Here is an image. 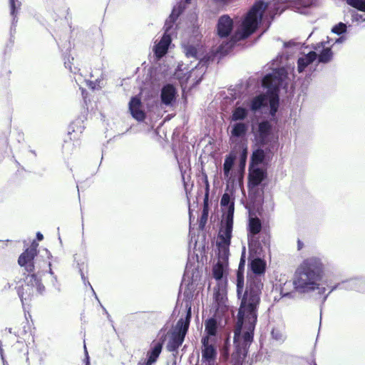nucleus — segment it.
Masks as SVG:
<instances>
[{"label":"nucleus","mask_w":365,"mask_h":365,"mask_svg":"<svg viewBox=\"0 0 365 365\" xmlns=\"http://www.w3.org/2000/svg\"><path fill=\"white\" fill-rule=\"evenodd\" d=\"M324 275V264L322 259L309 257L304 259L295 271L294 286L297 291L307 293L319 289V282Z\"/></svg>","instance_id":"nucleus-1"},{"label":"nucleus","mask_w":365,"mask_h":365,"mask_svg":"<svg viewBox=\"0 0 365 365\" xmlns=\"http://www.w3.org/2000/svg\"><path fill=\"white\" fill-rule=\"evenodd\" d=\"M259 303L241 300L237 314V321L234 331L235 342L241 336L242 328L246 323L247 331L242 335V346L247 349L253 341L254 330L257 320V308Z\"/></svg>","instance_id":"nucleus-2"},{"label":"nucleus","mask_w":365,"mask_h":365,"mask_svg":"<svg viewBox=\"0 0 365 365\" xmlns=\"http://www.w3.org/2000/svg\"><path fill=\"white\" fill-rule=\"evenodd\" d=\"M266 267V262L259 257H256L249 262L247 285L242 301L260 302V295L264 286L262 280L264 278Z\"/></svg>","instance_id":"nucleus-3"},{"label":"nucleus","mask_w":365,"mask_h":365,"mask_svg":"<svg viewBox=\"0 0 365 365\" xmlns=\"http://www.w3.org/2000/svg\"><path fill=\"white\" fill-rule=\"evenodd\" d=\"M45 290V287L41 279L35 273L27 274L24 278V284L17 287V294L22 303L31 301L34 297L41 294Z\"/></svg>","instance_id":"nucleus-4"},{"label":"nucleus","mask_w":365,"mask_h":365,"mask_svg":"<svg viewBox=\"0 0 365 365\" xmlns=\"http://www.w3.org/2000/svg\"><path fill=\"white\" fill-rule=\"evenodd\" d=\"M191 315V307L190 306L187 308L185 318H181L178 321L175 329L170 335L167 345L169 351H177L182 344L189 329Z\"/></svg>","instance_id":"nucleus-5"},{"label":"nucleus","mask_w":365,"mask_h":365,"mask_svg":"<svg viewBox=\"0 0 365 365\" xmlns=\"http://www.w3.org/2000/svg\"><path fill=\"white\" fill-rule=\"evenodd\" d=\"M264 10V3H255L247 14L242 24V38H247L252 34L258 26V19H261Z\"/></svg>","instance_id":"nucleus-6"},{"label":"nucleus","mask_w":365,"mask_h":365,"mask_svg":"<svg viewBox=\"0 0 365 365\" xmlns=\"http://www.w3.org/2000/svg\"><path fill=\"white\" fill-rule=\"evenodd\" d=\"M38 244L34 240L30 247L26 249L18 259V264L21 267H24L28 274L34 273L35 266L34 259L38 254Z\"/></svg>","instance_id":"nucleus-7"},{"label":"nucleus","mask_w":365,"mask_h":365,"mask_svg":"<svg viewBox=\"0 0 365 365\" xmlns=\"http://www.w3.org/2000/svg\"><path fill=\"white\" fill-rule=\"evenodd\" d=\"M233 217L234 203L232 202L225 214V225L220 230L218 235L220 241L217 243L227 244V245H230L233 227Z\"/></svg>","instance_id":"nucleus-8"},{"label":"nucleus","mask_w":365,"mask_h":365,"mask_svg":"<svg viewBox=\"0 0 365 365\" xmlns=\"http://www.w3.org/2000/svg\"><path fill=\"white\" fill-rule=\"evenodd\" d=\"M202 343V365H215L217 356V348L210 343L208 336H204Z\"/></svg>","instance_id":"nucleus-9"},{"label":"nucleus","mask_w":365,"mask_h":365,"mask_svg":"<svg viewBox=\"0 0 365 365\" xmlns=\"http://www.w3.org/2000/svg\"><path fill=\"white\" fill-rule=\"evenodd\" d=\"M163 342V340L153 341L147 352V359L143 362H139L138 365H153L155 363L162 351Z\"/></svg>","instance_id":"nucleus-10"},{"label":"nucleus","mask_w":365,"mask_h":365,"mask_svg":"<svg viewBox=\"0 0 365 365\" xmlns=\"http://www.w3.org/2000/svg\"><path fill=\"white\" fill-rule=\"evenodd\" d=\"M245 248H243L242 255L240 257V261L239 263L238 269L237 271V279H236V284H237V292L239 297H242L244 294V284H245Z\"/></svg>","instance_id":"nucleus-11"},{"label":"nucleus","mask_w":365,"mask_h":365,"mask_svg":"<svg viewBox=\"0 0 365 365\" xmlns=\"http://www.w3.org/2000/svg\"><path fill=\"white\" fill-rule=\"evenodd\" d=\"M201 193L202 192V190H204L205 195L203 198V209L202 212V215L199 220V227L202 230L204 229L208 218L209 214V193H210V184H205L204 187H200Z\"/></svg>","instance_id":"nucleus-12"},{"label":"nucleus","mask_w":365,"mask_h":365,"mask_svg":"<svg viewBox=\"0 0 365 365\" xmlns=\"http://www.w3.org/2000/svg\"><path fill=\"white\" fill-rule=\"evenodd\" d=\"M233 21L227 15L222 16L217 23V34L220 37H227L232 30Z\"/></svg>","instance_id":"nucleus-13"},{"label":"nucleus","mask_w":365,"mask_h":365,"mask_svg":"<svg viewBox=\"0 0 365 365\" xmlns=\"http://www.w3.org/2000/svg\"><path fill=\"white\" fill-rule=\"evenodd\" d=\"M272 125L267 120L259 123L257 140L259 145H264L268 142V138L271 134Z\"/></svg>","instance_id":"nucleus-14"},{"label":"nucleus","mask_w":365,"mask_h":365,"mask_svg":"<svg viewBox=\"0 0 365 365\" xmlns=\"http://www.w3.org/2000/svg\"><path fill=\"white\" fill-rule=\"evenodd\" d=\"M141 108L140 99L137 96L133 97L129 102V110L132 116L138 121H143L145 118V113Z\"/></svg>","instance_id":"nucleus-15"},{"label":"nucleus","mask_w":365,"mask_h":365,"mask_svg":"<svg viewBox=\"0 0 365 365\" xmlns=\"http://www.w3.org/2000/svg\"><path fill=\"white\" fill-rule=\"evenodd\" d=\"M176 89L172 84H166L161 90L160 98L163 104L169 106L175 99Z\"/></svg>","instance_id":"nucleus-16"},{"label":"nucleus","mask_w":365,"mask_h":365,"mask_svg":"<svg viewBox=\"0 0 365 365\" xmlns=\"http://www.w3.org/2000/svg\"><path fill=\"white\" fill-rule=\"evenodd\" d=\"M279 84V78L272 74H267L262 79V86L272 93H277L278 92Z\"/></svg>","instance_id":"nucleus-17"},{"label":"nucleus","mask_w":365,"mask_h":365,"mask_svg":"<svg viewBox=\"0 0 365 365\" xmlns=\"http://www.w3.org/2000/svg\"><path fill=\"white\" fill-rule=\"evenodd\" d=\"M264 184H248V194L250 199L254 202H260L263 199Z\"/></svg>","instance_id":"nucleus-18"},{"label":"nucleus","mask_w":365,"mask_h":365,"mask_svg":"<svg viewBox=\"0 0 365 365\" xmlns=\"http://www.w3.org/2000/svg\"><path fill=\"white\" fill-rule=\"evenodd\" d=\"M83 127L77 125L75 123H72L68 128V141L78 143L81 141L83 130Z\"/></svg>","instance_id":"nucleus-19"},{"label":"nucleus","mask_w":365,"mask_h":365,"mask_svg":"<svg viewBox=\"0 0 365 365\" xmlns=\"http://www.w3.org/2000/svg\"><path fill=\"white\" fill-rule=\"evenodd\" d=\"M317 57L315 51H310L307 55L301 57L297 61L298 71L299 73L304 71V69L312 63H313Z\"/></svg>","instance_id":"nucleus-20"},{"label":"nucleus","mask_w":365,"mask_h":365,"mask_svg":"<svg viewBox=\"0 0 365 365\" xmlns=\"http://www.w3.org/2000/svg\"><path fill=\"white\" fill-rule=\"evenodd\" d=\"M170 43V38L169 36H163L160 42L155 46V54L160 58L163 56L168 51Z\"/></svg>","instance_id":"nucleus-21"},{"label":"nucleus","mask_w":365,"mask_h":365,"mask_svg":"<svg viewBox=\"0 0 365 365\" xmlns=\"http://www.w3.org/2000/svg\"><path fill=\"white\" fill-rule=\"evenodd\" d=\"M247 124L242 122L236 123L232 125L231 130V135L235 138H242L245 136L247 132Z\"/></svg>","instance_id":"nucleus-22"},{"label":"nucleus","mask_w":365,"mask_h":365,"mask_svg":"<svg viewBox=\"0 0 365 365\" xmlns=\"http://www.w3.org/2000/svg\"><path fill=\"white\" fill-rule=\"evenodd\" d=\"M262 230V222L257 217H250L248 223L249 235L255 236L259 234Z\"/></svg>","instance_id":"nucleus-23"},{"label":"nucleus","mask_w":365,"mask_h":365,"mask_svg":"<svg viewBox=\"0 0 365 365\" xmlns=\"http://www.w3.org/2000/svg\"><path fill=\"white\" fill-rule=\"evenodd\" d=\"M205 331L206 336L210 338V336H215L217 331V323L215 319L210 318L205 322Z\"/></svg>","instance_id":"nucleus-24"},{"label":"nucleus","mask_w":365,"mask_h":365,"mask_svg":"<svg viewBox=\"0 0 365 365\" xmlns=\"http://www.w3.org/2000/svg\"><path fill=\"white\" fill-rule=\"evenodd\" d=\"M248 115V111L246 108L242 107H236L233 110L231 115L232 121H238L245 120Z\"/></svg>","instance_id":"nucleus-25"},{"label":"nucleus","mask_w":365,"mask_h":365,"mask_svg":"<svg viewBox=\"0 0 365 365\" xmlns=\"http://www.w3.org/2000/svg\"><path fill=\"white\" fill-rule=\"evenodd\" d=\"M266 103V97L263 94L258 95L255 96L251 101L250 103V109L252 111H257L260 109Z\"/></svg>","instance_id":"nucleus-26"},{"label":"nucleus","mask_w":365,"mask_h":365,"mask_svg":"<svg viewBox=\"0 0 365 365\" xmlns=\"http://www.w3.org/2000/svg\"><path fill=\"white\" fill-rule=\"evenodd\" d=\"M265 173L262 169L255 168L250 173L249 182H261L264 177Z\"/></svg>","instance_id":"nucleus-27"},{"label":"nucleus","mask_w":365,"mask_h":365,"mask_svg":"<svg viewBox=\"0 0 365 365\" xmlns=\"http://www.w3.org/2000/svg\"><path fill=\"white\" fill-rule=\"evenodd\" d=\"M229 246L227 244L217 243L218 258L221 259V262L227 261L229 257Z\"/></svg>","instance_id":"nucleus-28"},{"label":"nucleus","mask_w":365,"mask_h":365,"mask_svg":"<svg viewBox=\"0 0 365 365\" xmlns=\"http://www.w3.org/2000/svg\"><path fill=\"white\" fill-rule=\"evenodd\" d=\"M333 57V52L330 48H324L318 56L319 62L327 63L329 62Z\"/></svg>","instance_id":"nucleus-29"},{"label":"nucleus","mask_w":365,"mask_h":365,"mask_svg":"<svg viewBox=\"0 0 365 365\" xmlns=\"http://www.w3.org/2000/svg\"><path fill=\"white\" fill-rule=\"evenodd\" d=\"M265 155L262 149H257L255 150L251 156L252 165H259L262 163L264 159Z\"/></svg>","instance_id":"nucleus-30"},{"label":"nucleus","mask_w":365,"mask_h":365,"mask_svg":"<svg viewBox=\"0 0 365 365\" xmlns=\"http://www.w3.org/2000/svg\"><path fill=\"white\" fill-rule=\"evenodd\" d=\"M214 298L218 305L225 303L226 298V290L224 287H218L217 289H215Z\"/></svg>","instance_id":"nucleus-31"},{"label":"nucleus","mask_w":365,"mask_h":365,"mask_svg":"<svg viewBox=\"0 0 365 365\" xmlns=\"http://www.w3.org/2000/svg\"><path fill=\"white\" fill-rule=\"evenodd\" d=\"M235 160V156L232 155H229L225 158L224 165H223V171H224V175L225 177L229 176L230 172L234 165Z\"/></svg>","instance_id":"nucleus-32"},{"label":"nucleus","mask_w":365,"mask_h":365,"mask_svg":"<svg viewBox=\"0 0 365 365\" xmlns=\"http://www.w3.org/2000/svg\"><path fill=\"white\" fill-rule=\"evenodd\" d=\"M224 272V267L222 262L218 261L217 264L213 266L212 268V275L214 278L217 280H220L222 278Z\"/></svg>","instance_id":"nucleus-33"},{"label":"nucleus","mask_w":365,"mask_h":365,"mask_svg":"<svg viewBox=\"0 0 365 365\" xmlns=\"http://www.w3.org/2000/svg\"><path fill=\"white\" fill-rule=\"evenodd\" d=\"M10 14L15 19L21 9V3L19 0H9Z\"/></svg>","instance_id":"nucleus-34"},{"label":"nucleus","mask_w":365,"mask_h":365,"mask_svg":"<svg viewBox=\"0 0 365 365\" xmlns=\"http://www.w3.org/2000/svg\"><path fill=\"white\" fill-rule=\"evenodd\" d=\"M348 5L365 12V0H346Z\"/></svg>","instance_id":"nucleus-35"},{"label":"nucleus","mask_w":365,"mask_h":365,"mask_svg":"<svg viewBox=\"0 0 365 365\" xmlns=\"http://www.w3.org/2000/svg\"><path fill=\"white\" fill-rule=\"evenodd\" d=\"M180 15V11L175 14V10L173 9L171 14L170 15L168 19L166 21L165 26L166 27V31H168L173 26V24L175 23V21L177 20Z\"/></svg>","instance_id":"nucleus-36"},{"label":"nucleus","mask_w":365,"mask_h":365,"mask_svg":"<svg viewBox=\"0 0 365 365\" xmlns=\"http://www.w3.org/2000/svg\"><path fill=\"white\" fill-rule=\"evenodd\" d=\"M180 15V11L175 14V10L173 9L171 14L170 15L168 19L166 21L165 26L166 27V31H168L173 26V24L175 23V21L177 20Z\"/></svg>","instance_id":"nucleus-37"},{"label":"nucleus","mask_w":365,"mask_h":365,"mask_svg":"<svg viewBox=\"0 0 365 365\" xmlns=\"http://www.w3.org/2000/svg\"><path fill=\"white\" fill-rule=\"evenodd\" d=\"M346 31V26L344 23H339L338 24L335 25L332 29L331 31L334 34H336L338 35H340Z\"/></svg>","instance_id":"nucleus-38"},{"label":"nucleus","mask_w":365,"mask_h":365,"mask_svg":"<svg viewBox=\"0 0 365 365\" xmlns=\"http://www.w3.org/2000/svg\"><path fill=\"white\" fill-rule=\"evenodd\" d=\"M234 202V201H231L230 200V196L228 193L225 192L223 194V195L222 196V198H221V201H220V205L222 207H225V206H228L230 207V204ZM229 207H227L228 209Z\"/></svg>","instance_id":"nucleus-39"},{"label":"nucleus","mask_w":365,"mask_h":365,"mask_svg":"<svg viewBox=\"0 0 365 365\" xmlns=\"http://www.w3.org/2000/svg\"><path fill=\"white\" fill-rule=\"evenodd\" d=\"M197 53V48L193 46H189L186 48V55L187 56H196Z\"/></svg>","instance_id":"nucleus-40"},{"label":"nucleus","mask_w":365,"mask_h":365,"mask_svg":"<svg viewBox=\"0 0 365 365\" xmlns=\"http://www.w3.org/2000/svg\"><path fill=\"white\" fill-rule=\"evenodd\" d=\"M64 64H65V66L66 68H68L71 72L74 73H76L77 68H76V67L73 68L72 67V63L70 61V56H68L67 61H64Z\"/></svg>","instance_id":"nucleus-41"},{"label":"nucleus","mask_w":365,"mask_h":365,"mask_svg":"<svg viewBox=\"0 0 365 365\" xmlns=\"http://www.w3.org/2000/svg\"><path fill=\"white\" fill-rule=\"evenodd\" d=\"M270 106H271V112L272 113H274L277 111V108L274 107V99H272L270 101Z\"/></svg>","instance_id":"nucleus-42"},{"label":"nucleus","mask_w":365,"mask_h":365,"mask_svg":"<svg viewBox=\"0 0 365 365\" xmlns=\"http://www.w3.org/2000/svg\"><path fill=\"white\" fill-rule=\"evenodd\" d=\"M304 247V243L298 239L297 240V250H301Z\"/></svg>","instance_id":"nucleus-43"},{"label":"nucleus","mask_w":365,"mask_h":365,"mask_svg":"<svg viewBox=\"0 0 365 365\" xmlns=\"http://www.w3.org/2000/svg\"><path fill=\"white\" fill-rule=\"evenodd\" d=\"M36 238L38 240L41 241L43 239V236L41 232H37L36 234Z\"/></svg>","instance_id":"nucleus-44"},{"label":"nucleus","mask_w":365,"mask_h":365,"mask_svg":"<svg viewBox=\"0 0 365 365\" xmlns=\"http://www.w3.org/2000/svg\"><path fill=\"white\" fill-rule=\"evenodd\" d=\"M214 1L216 2L225 4V3L228 2L230 0H214Z\"/></svg>","instance_id":"nucleus-45"},{"label":"nucleus","mask_w":365,"mask_h":365,"mask_svg":"<svg viewBox=\"0 0 365 365\" xmlns=\"http://www.w3.org/2000/svg\"><path fill=\"white\" fill-rule=\"evenodd\" d=\"M86 365H89V361H88V353H86Z\"/></svg>","instance_id":"nucleus-46"},{"label":"nucleus","mask_w":365,"mask_h":365,"mask_svg":"<svg viewBox=\"0 0 365 365\" xmlns=\"http://www.w3.org/2000/svg\"><path fill=\"white\" fill-rule=\"evenodd\" d=\"M49 264V267H50L49 272H50L51 274H53V271H52V269H51V263H50V262H49V264Z\"/></svg>","instance_id":"nucleus-47"},{"label":"nucleus","mask_w":365,"mask_h":365,"mask_svg":"<svg viewBox=\"0 0 365 365\" xmlns=\"http://www.w3.org/2000/svg\"><path fill=\"white\" fill-rule=\"evenodd\" d=\"M252 245L251 243L249 244V248H250V250L252 251Z\"/></svg>","instance_id":"nucleus-48"},{"label":"nucleus","mask_w":365,"mask_h":365,"mask_svg":"<svg viewBox=\"0 0 365 365\" xmlns=\"http://www.w3.org/2000/svg\"><path fill=\"white\" fill-rule=\"evenodd\" d=\"M239 185H240V187L242 190L243 189V184L240 183Z\"/></svg>","instance_id":"nucleus-49"},{"label":"nucleus","mask_w":365,"mask_h":365,"mask_svg":"<svg viewBox=\"0 0 365 365\" xmlns=\"http://www.w3.org/2000/svg\"><path fill=\"white\" fill-rule=\"evenodd\" d=\"M195 365H199V360L197 359V363Z\"/></svg>","instance_id":"nucleus-50"},{"label":"nucleus","mask_w":365,"mask_h":365,"mask_svg":"<svg viewBox=\"0 0 365 365\" xmlns=\"http://www.w3.org/2000/svg\"><path fill=\"white\" fill-rule=\"evenodd\" d=\"M184 185H185V189H187V183H185Z\"/></svg>","instance_id":"nucleus-51"},{"label":"nucleus","mask_w":365,"mask_h":365,"mask_svg":"<svg viewBox=\"0 0 365 365\" xmlns=\"http://www.w3.org/2000/svg\"><path fill=\"white\" fill-rule=\"evenodd\" d=\"M186 1H187V2H188V1H189V0H186Z\"/></svg>","instance_id":"nucleus-52"},{"label":"nucleus","mask_w":365,"mask_h":365,"mask_svg":"<svg viewBox=\"0 0 365 365\" xmlns=\"http://www.w3.org/2000/svg\"><path fill=\"white\" fill-rule=\"evenodd\" d=\"M314 365H317L316 364H314Z\"/></svg>","instance_id":"nucleus-53"}]
</instances>
